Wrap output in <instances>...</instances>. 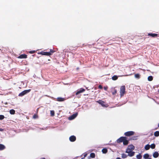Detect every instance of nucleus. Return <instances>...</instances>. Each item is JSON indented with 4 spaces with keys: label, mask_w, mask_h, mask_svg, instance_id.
I'll list each match as a JSON object with an SVG mask.
<instances>
[{
    "label": "nucleus",
    "mask_w": 159,
    "mask_h": 159,
    "mask_svg": "<svg viewBox=\"0 0 159 159\" xmlns=\"http://www.w3.org/2000/svg\"><path fill=\"white\" fill-rule=\"evenodd\" d=\"M125 86H122L120 87V93L121 97L124 95L125 92Z\"/></svg>",
    "instance_id": "1"
},
{
    "label": "nucleus",
    "mask_w": 159,
    "mask_h": 159,
    "mask_svg": "<svg viewBox=\"0 0 159 159\" xmlns=\"http://www.w3.org/2000/svg\"><path fill=\"white\" fill-rule=\"evenodd\" d=\"M30 90L31 89H30L25 90L20 93L19 94V96L20 97H22L26 94L29 93L30 91Z\"/></svg>",
    "instance_id": "2"
},
{
    "label": "nucleus",
    "mask_w": 159,
    "mask_h": 159,
    "mask_svg": "<svg viewBox=\"0 0 159 159\" xmlns=\"http://www.w3.org/2000/svg\"><path fill=\"white\" fill-rule=\"evenodd\" d=\"M134 132L133 131H129L125 132V135L127 136H129L134 135Z\"/></svg>",
    "instance_id": "3"
},
{
    "label": "nucleus",
    "mask_w": 159,
    "mask_h": 159,
    "mask_svg": "<svg viewBox=\"0 0 159 159\" xmlns=\"http://www.w3.org/2000/svg\"><path fill=\"white\" fill-rule=\"evenodd\" d=\"M77 113H76L73 114L71 116L68 117V119L70 120H71L75 119L77 116Z\"/></svg>",
    "instance_id": "4"
},
{
    "label": "nucleus",
    "mask_w": 159,
    "mask_h": 159,
    "mask_svg": "<svg viewBox=\"0 0 159 159\" xmlns=\"http://www.w3.org/2000/svg\"><path fill=\"white\" fill-rule=\"evenodd\" d=\"M40 54L43 55L50 56L52 55L51 52H40Z\"/></svg>",
    "instance_id": "5"
},
{
    "label": "nucleus",
    "mask_w": 159,
    "mask_h": 159,
    "mask_svg": "<svg viewBox=\"0 0 159 159\" xmlns=\"http://www.w3.org/2000/svg\"><path fill=\"white\" fill-rule=\"evenodd\" d=\"M76 137L74 135H72L69 138L70 140L72 142L75 141L76 140Z\"/></svg>",
    "instance_id": "6"
},
{
    "label": "nucleus",
    "mask_w": 159,
    "mask_h": 159,
    "mask_svg": "<svg viewBox=\"0 0 159 159\" xmlns=\"http://www.w3.org/2000/svg\"><path fill=\"white\" fill-rule=\"evenodd\" d=\"M85 89L83 88H81L79 90L77 91L76 93V95H77L79 94H80L85 91Z\"/></svg>",
    "instance_id": "7"
},
{
    "label": "nucleus",
    "mask_w": 159,
    "mask_h": 159,
    "mask_svg": "<svg viewBox=\"0 0 159 159\" xmlns=\"http://www.w3.org/2000/svg\"><path fill=\"white\" fill-rule=\"evenodd\" d=\"M125 137H120V138L118 139L117 140V142L118 143H120L123 142L124 139H125Z\"/></svg>",
    "instance_id": "8"
},
{
    "label": "nucleus",
    "mask_w": 159,
    "mask_h": 159,
    "mask_svg": "<svg viewBox=\"0 0 159 159\" xmlns=\"http://www.w3.org/2000/svg\"><path fill=\"white\" fill-rule=\"evenodd\" d=\"M65 100V99L64 98L61 97H58L57 98V101L59 102H62L64 101Z\"/></svg>",
    "instance_id": "9"
},
{
    "label": "nucleus",
    "mask_w": 159,
    "mask_h": 159,
    "mask_svg": "<svg viewBox=\"0 0 159 159\" xmlns=\"http://www.w3.org/2000/svg\"><path fill=\"white\" fill-rule=\"evenodd\" d=\"M111 90L112 94L113 95H115L117 93V90L115 89V88H111Z\"/></svg>",
    "instance_id": "10"
},
{
    "label": "nucleus",
    "mask_w": 159,
    "mask_h": 159,
    "mask_svg": "<svg viewBox=\"0 0 159 159\" xmlns=\"http://www.w3.org/2000/svg\"><path fill=\"white\" fill-rule=\"evenodd\" d=\"M153 157L154 158H157L159 156V153L157 152H155L153 154Z\"/></svg>",
    "instance_id": "11"
},
{
    "label": "nucleus",
    "mask_w": 159,
    "mask_h": 159,
    "mask_svg": "<svg viewBox=\"0 0 159 159\" xmlns=\"http://www.w3.org/2000/svg\"><path fill=\"white\" fill-rule=\"evenodd\" d=\"M27 55L25 54H21L19 56L18 58H25L27 57Z\"/></svg>",
    "instance_id": "12"
},
{
    "label": "nucleus",
    "mask_w": 159,
    "mask_h": 159,
    "mask_svg": "<svg viewBox=\"0 0 159 159\" xmlns=\"http://www.w3.org/2000/svg\"><path fill=\"white\" fill-rule=\"evenodd\" d=\"M127 148L131 150H133L134 149V147L132 145H129L128 146Z\"/></svg>",
    "instance_id": "13"
},
{
    "label": "nucleus",
    "mask_w": 159,
    "mask_h": 159,
    "mask_svg": "<svg viewBox=\"0 0 159 159\" xmlns=\"http://www.w3.org/2000/svg\"><path fill=\"white\" fill-rule=\"evenodd\" d=\"M148 35L154 37L157 36H158V34H156L149 33Z\"/></svg>",
    "instance_id": "14"
},
{
    "label": "nucleus",
    "mask_w": 159,
    "mask_h": 159,
    "mask_svg": "<svg viewBox=\"0 0 159 159\" xmlns=\"http://www.w3.org/2000/svg\"><path fill=\"white\" fill-rule=\"evenodd\" d=\"M123 142L124 145H127L128 144V141L126 139V137H125V139H124Z\"/></svg>",
    "instance_id": "15"
},
{
    "label": "nucleus",
    "mask_w": 159,
    "mask_h": 159,
    "mask_svg": "<svg viewBox=\"0 0 159 159\" xmlns=\"http://www.w3.org/2000/svg\"><path fill=\"white\" fill-rule=\"evenodd\" d=\"M135 152L133 151H132L129 153H128V156L130 157H132L134 155Z\"/></svg>",
    "instance_id": "16"
},
{
    "label": "nucleus",
    "mask_w": 159,
    "mask_h": 159,
    "mask_svg": "<svg viewBox=\"0 0 159 159\" xmlns=\"http://www.w3.org/2000/svg\"><path fill=\"white\" fill-rule=\"evenodd\" d=\"M5 148V146L2 144H0V150H4Z\"/></svg>",
    "instance_id": "17"
},
{
    "label": "nucleus",
    "mask_w": 159,
    "mask_h": 159,
    "mask_svg": "<svg viewBox=\"0 0 159 159\" xmlns=\"http://www.w3.org/2000/svg\"><path fill=\"white\" fill-rule=\"evenodd\" d=\"M143 157L145 159H148L149 157V155L148 153L145 154Z\"/></svg>",
    "instance_id": "18"
},
{
    "label": "nucleus",
    "mask_w": 159,
    "mask_h": 159,
    "mask_svg": "<svg viewBox=\"0 0 159 159\" xmlns=\"http://www.w3.org/2000/svg\"><path fill=\"white\" fill-rule=\"evenodd\" d=\"M98 102L101 104L102 106L103 107H105V105L104 104V102L103 101H101V100H99V101Z\"/></svg>",
    "instance_id": "19"
},
{
    "label": "nucleus",
    "mask_w": 159,
    "mask_h": 159,
    "mask_svg": "<svg viewBox=\"0 0 159 159\" xmlns=\"http://www.w3.org/2000/svg\"><path fill=\"white\" fill-rule=\"evenodd\" d=\"M128 156V155L125 153H122L121 154V157L123 158H126Z\"/></svg>",
    "instance_id": "20"
},
{
    "label": "nucleus",
    "mask_w": 159,
    "mask_h": 159,
    "mask_svg": "<svg viewBox=\"0 0 159 159\" xmlns=\"http://www.w3.org/2000/svg\"><path fill=\"white\" fill-rule=\"evenodd\" d=\"M150 148V145L149 144H147L145 145L144 148L146 150H148Z\"/></svg>",
    "instance_id": "21"
},
{
    "label": "nucleus",
    "mask_w": 159,
    "mask_h": 159,
    "mask_svg": "<svg viewBox=\"0 0 159 159\" xmlns=\"http://www.w3.org/2000/svg\"><path fill=\"white\" fill-rule=\"evenodd\" d=\"M132 150H130V149H129L128 148L126 149V151H125V152L128 153H129V152L132 151Z\"/></svg>",
    "instance_id": "22"
},
{
    "label": "nucleus",
    "mask_w": 159,
    "mask_h": 159,
    "mask_svg": "<svg viewBox=\"0 0 159 159\" xmlns=\"http://www.w3.org/2000/svg\"><path fill=\"white\" fill-rule=\"evenodd\" d=\"M154 135L156 137H157L159 136V131H156L154 133Z\"/></svg>",
    "instance_id": "23"
},
{
    "label": "nucleus",
    "mask_w": 159,
    "mask_h": 159,
    "mask_svg": "<svg viewBox=\"0 0 159 159\" xmlns=\"http://www.w3.org/2000/svg\"><path fill=\"white\" fill-rule=\"evenodd\" d=\"M134 77L136 78L139 79L140 77V75L139 74H135Z\"/></svg>",
    "instance_id": "24"
},
{
    "label": "nucleus",
    "mask_w": 159,
    "mask_h": 159,
    "mask_svg": "<svg viewBox=\"0 0 159 159\" xmlns=\"http://www.w3.org/2000/svg\"><path fill=\"white\" fill-rule=\"evenodd\" d=\"M90 157L92 158H94L95 157V154L94 153H91L90 154Z\"/></svg>",
    "instance_id": "25"
},
{
    "label": "nucleus",
    "mask_w": 159,
    "mask_h": 159,
    "mask_svg": "<svg viewBox=\"0 0 159 159\" xmlns=\"http://www.w3.org/2000/svg\"><path fill=\"white\" fill-rule=\"evenodd\" d=\"M142 157V156L140 154L137 155L136 158L137 159H141Z\"/></svg>",
    "instance_id": "26"
},
{
    "label": "nucleus",
    "mask_w": 159,
    "mask_h": 159,
    "mask_svg": "<svg viewBox=\"0 0 159 159\" xmlns=\"http://www.w3.org/2000/svg\"><path fill=\"white\" fill-rule=\"evenodd\" d=\"M15 111L13 109H11L10 111V113L11 114H14L15 113Z\"/></svg>",
    "instance_id": "27"
},
{
    "label": "nucleus",
    "mask_w": 159,
    "mask_h": 159,
    "mask_svg": "<svg viewBox=\"0 0 159 159\" xmlns=\"http://www.w3.org/2000/svg\"><path fill=\"white\" fill-rule=\"evenodd\" d=\"M107 152V149L103 148L102 150V152L103 153H106Z\"/></svg>",
    "instance_id": "28"
},
{
    "label": "nucleus",
    "mask_w": 159,
    "mask_h": 159,
    "mask_svg": "<svg viewBox=\"0 0 159 159\" xmlns=\"http://www.w3.org/2000/svg\"><path fill=\"white\" fill-rule=\"evenodd\" d=\"M118 79V77L116 75H114L112 77V80H116Z\"/></svg>",
    "instance_id": "29"
},
{
    "label": "nucleus",
    "mask_w": 159,
    "mask_h": 159,
    "mask_svg": "<svg viewBox=\"0 0 159 159\" xmlns=\"http://www.w3.org/2000/svg\"><path fill=\"white\" fill-rule=\"evenodd\" d=\"M148 80L149 81H151L153 80V77L152 76H150L148 77Z\"/></svg>",
    "instance_id": "30"
},
{
    "label": "nucleus",
    "mask_w": 159,
    "mask_h": 159,
    "mask_svg": "<svg viewBox=\"0 0 159 159\" xmlns=\"http://www.w3.org/2000/svg\"><path fill=\"white\" fill-rule=\"evenodd\" d=\"M155 147V145L154 144H152L150 145V148L152 149H154Z\"/></svg>",
    "instance_id": "31"
},
{
    "label": "nucleus",
    "mask_w": 159,
    "mask_h": 159,
    "mask_svg": "<svg viewBox=\"0 0 159 159\" xmlns=\"http://www.w3.org/2000/svg\"><path fill=\"white\" fill-rule=\"evenodd\" d=\"M50 114L52 116H53L54 115V112L53 111H50Z\"/></svg>",
    "instance_id": "32"
},
{
    "label": "nucleus",
    "mask_w": 159,
    "mask_h": 159,
    "mask_svg": "<svg viewBox=\"0 0 159 159\" xmlns=\"http://www.w3.org/2000/svg\"><path fill=\"white\" fill-rule=\"evenodd\" d=\"M4 118V116L3 115H0V120H3Z\"/></svg>",
    "instance_id": "33"
},
{
    "label": "nucleus",
    "mask_w": 159,
    "mask_h": 159,
    "mask_svg": "<svg viewBox=\"0 0 159 159\" xmlns=\"http://www.w3.org/2000/svg\"><path fill=\"white\" fill-rule=\"evenodd\" d=\"M35 51H30L29 53L31 54H32L35 53Z\"/></svg>",
    "instance_id": "34"
},
{
    "label": "nucleus",
    "mask_w": 159,
    "mask_h": 159,
    "mask_svg": "<svg viewBox=\"0 0 159 159\" xmlns=\"http://www.w3.org/2000/svg\"><path fill=\"white\" fill-rule=\"evenodd\" d=\"M54 52V51L52 49H50V52H51V53H52V54Z\"/></svg>",
    "instance_id": "35"
},
{
    "label": "nucleus",
    "mask_w": 159,
    "mask_h": 159,
    "mask_svg": "<svg viewBox=\"0 0 159 159\" xmlns=\"http://www.w3.org/2000/svg\"><path fill=\"white\" fill-rule=\"evenodd\" d=\"M98 88L100 89H102V87L101 85H99L98 86Z\"/></svg>",
    "instance_id": "36"
},
{
    "label": "nucleus",
    "mask_w": 159,
    "mask_h": 159,
    "mask_svg": "<svg viewBox=\"0 0 159 159\" xmlns=\"http://www.w3.org/2000/svg\"><path fill=\"white\" fill-rule=\"evenodd\" d=\"M107 88H108V87H104V89L105 90H107Z\"/></svg>",
    "instance_id": "37"
},
{
    "label": "nucleus",
    "mask_w": 159,
    "mask_h": 159,
    "mask_svg": "<svg viewBox=\"0 0 159 159\" xmlns=\"http://www.w3.org/2000/svg\"><path fill=\"white\" fill-rule=\"evenodd\" d=\"M87 154L86 153H84V157H86L87 156Z\"/></svg>",
    "instance_id": "38"
},
{
    "label": "nucleus",
    "mask_w": 159,
    "mask_h": 159,
    "mask_svg": "<svg viewBox=\"0 0 159 159\" xmlns=\"http://www.w3.org/2000/svg\"><path fill=\"white\" fill-rule=\"evenodd\" d=\"M37 116L36 115H34L33 116V118H34V119H35L36 118V117H37Z\"/></svg>",
    "instance_id": "39"
},
{
    "label": "nucleus",
    "mask_w": 159,
    "mask_h": 159,
    "mask_svg": "<svg viewBox=\"0 0 159 159\" xmlns=\"http://www.w3.org/2000/svg\"><path fill=\"white\" fill-rule=\"evenodd\" d=\"M3 129L2 128H0V131H3Z\"/></svg>",
    "instance_id": "40"
},
{
    "label": "nucleus",
    "mask_w": 159,
    "mask_h": 159,
    "mask_svg": "<svg viewBox=\"0 0 159 159\" xmlns=\"http://www.w3.org/2000/svg\"><path fill=\"white\" fill-rule=\"evenodd\" d=\"M116 159H121L120 157H117Z\"/></svg>",
    "instance_id": "41"
},
{
    "label": "nucleus",
    "mask_w": 159,
    "mask_h": 159,
    "mask_svg": "<svg viewBox=\"0 0 159 159\" xmlns=\"http://www.w3.org/2000/svg\"><path fill=\"white\" fill-rule=\"evenodd\" d=\"M41 159H45V158L44 157H43L41 158Z\"/></svg>",
    "instance_id": "42"
},
{
    "label": "nucleus",
    "mask_w": 159,
    "mask_h": 159,
    "mask_svg": "<svg viewBox=\"0 0 159 159\" xmlns=\"http://www.w3.org/2000/svg\"><path fill=\"white\" fill-rule=\"evenodd\" d=\"M158 127H159V123L158 124Z\"/></svg>",
    "instance_id": "43"
},
{
    "label": "nucleus",
    "mask_w": 159,
    "mask_h": 159,
    "mask_svg": "<svg viewBox=\"0 0 159 159\" xmlns=\"http://www.w3.org/2000/svg\"><path fill=\"white\" fill-rule=\"evenodd\" d=\"M148 159H151V158H148Z\"/></svg>",
    "instance_id": "44"
},
{
    "label": "nucleus",
    "mask_w": 159,
    "mask_h": 159,
    "mask_svg": "<svg viewBox=\"0 0 159 159\" xmlns=\"http://www.w3.org/2000/svg\"><path fill=\"white\" fill-rule=\"evenodd\" d=\"M7 104V102H6V103H5V104Z\"/></svg>",
    "instance_id": "45"
},
{
    "label": "nucleus",
    "mask_w": 159,
    "mask_h": 159,
    "mask_svg": "<svg viewBox=\"0 0 159 159\" xmlns=\"http://www.w3.org/2000/svg\"><path fill=\"white\" fill-rule=\"evenodd\" d=\"M81 159H84V158H82Z\"/></svg>",
    "instance_id": "46"
},
{
    "label": "nucleus",
    "mask_w": 159,
    "mask_h": 159,
    "mask_svg": "<svg viewBox=\"0 0 159 159\" xmlns=\"http://www.w3.org/2000/svg\"><path fill=\"white\" fill-rule=\"evenodd\" d=\"M158 92H159V89Z\"/></svg>",
    "instance_id": "47"
}]
</instances>
